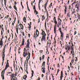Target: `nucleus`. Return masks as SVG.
Returning <instances> with one entry per match:
<instances>
[{
	"instance_id": "nucleus-29",
	"label": "nucleus",
	"mask_w": 80,
	"mask_h": 80,
	"mask_svg": "<svg viewBox=\"0 0 80 80\" xmlns=\"http://www.w3.org/2000/svg\"><path fill=\"white\" fill-rule=\"evenodd\" d=\"M48 4V2H47L44 5V6H47V4Z\"/></svg>"
},
{
	"instance_id": "nucleus-57",
	"label": "nucleus",
	"mask_w": 80,
	"mask_h": 80,
	"mask_svg": "<svg viewBox=\"0 0 80 80\" xmlns=\"http://www.w3.org/2000/svg\"><path fill=\"white\" fill-rule=\"evenodd\" d=\"M40 60L41 61L42 60V57H40Z\"/></svg>"
},
{
	"instance_id": "nucleus-30",
	"label": "nucleus",
	"mask_w": 80,
	"mask_h": 80,
	"mask_svg": "<svg viewBox=\"0 0 80 80\" xmlns=\"http://www.w3.org/2000/svg\"><path fill=\"white\" fill-rule=\"evenodd\" d=\"M33 8H34V10L35 11H36V9H35V5L34 6H33Z\"/></svg>"
},
{
	"instance_id": "nucleus-1",
	"label": "nucleus",
	"mask_w": 80,
	"mask_h": 80,
	"mask_svg": "<svg viewBox=\"0 0 80 80\" xmlns=\"http://www.w3.org/2000/svg\"><path fill=\"white\" fill-rule=\"evenodd\" d=\"M42 35H43L42 38L41 39V41L42 42L43 40H44L45 42L46 41L45 37L46 36V34L45 33V32L42 30Z\"/></svg>"
},
{
	"instance_id": "nucleus-33",
	"label": "nucleus",
	"mask_w": 80,
	"mask_h": 80,
	"mask_svg": "<svg viewBox=\"0 0 80 80\" xmlns=\"http://www.w3.org/2000/svg\"><path fill=\"white\" fill-rule=\"evenodd\" d=\"M61 76H63V72L62 71L61 72Z\"/></svg>"
},
{
	"instance_id": "nucleus-24",
	"label": "nucleus",
	"mask_w": 80,
	"mask_h": 80,
	"mask_svg": "<svg viewBox=\"0 0 80 80\" xmlns=\"http://www.w3.org/2000/svg\"><path fill=\"white\" fill-rule=\"evenodd\" d=\"M27 7H28V10H29V7H28V1H27Z\"/></svg>"
},
{
	"instance_id": "nucleus-42",
	"label": "nucleus",
	"mask_w": 80,
	"mask_h": 80,
	"mask_svg": "<svg viewBox=\"0 0 80 80\" xmlns=\"http://www.w3.org/2000/svg\"><path fill=\"white\" fill-rule=\"evenodd\" d=\"M55 18H56L55 17L54 18V19H53L54 21H56V19Z\"/></svg>"
},
{
	"instance_id": "nucleus-49",
	"label": "nucleus",
	"mask_w": 80,
	"mask_h": 80,
	"mask_svg": "<svg viewBox=\"0 0 80 80\" xmlns=\"http://www.w3.org/2000/svg\"><path fill=\"white\" fill-rule=\"evenodd\" d=\"M76 34H77V31H75L74 32V35H76Z\"/></svg>"
},
{
	"instance_id": "nucleus-7",
	"label": "nucleus",
	"mask_w": 80,
	"mask_h": 80,
	"mask_svg": "<svg viewBox=\"0 0 80 80\" xmlns=\"http://www.w3.org/2000/svg\"><path fill=\"white\" fill-rule=\"evenodd\" d=\"M30 43L29 42H28L26 46H25V48H30Z\"/></svg>"
},
{
	"instance_id": "nucleus-35",
	"label": "nucleus",
	"mask_w": 80,
	"mask_h": 80,
	"mask_svg": "<svg viewBox=\"0 0 80 80\" xmlns=\"http://www.w3.org/2000/svg\"><path fill=\"white\" fill-rule=\"evenodd\" d=\"M52 5V3H51L50 5L49 6V8H51V6Z\"/></svg>"
},
{
	"instance_id": "nucleus-50",
	"label": "nucleus",
	"mask_w": 80,
	"mask_h": 80,
	"mask_svg": "<svg viewBox=\"0 0 80 80\" xmlns=\"http://www.w3.org/2000/svg\"><path fill=\"white\" fill-rule=\"evenodd\" d=\"M75 3H76V2H73V3H72V5H73L74 4H75Z\"/></svg>"
},
{
	"instance_id": "nucleus-37",
	"label": "nucleus",
	"mask_w": 80,
	"mask_h": 80,
	"mask_svg": "<svg viewBox=\"0 0 80 80\" xmlns=\"http://www.w3.org/2000/svg\"><path fill=\"white\" fill-rule=\"evenodd\" d=\"M46 7H47V6H44V8L45 9V10H46V11H47V9L46 8Z\"/></svg>"
},
{
	"instance_id": "nucleus-56",
	"label": "nucleus",
	"mask_w": 80,
	"mask_h": 80,
	"mask_svg": "<svg viewBox=\"0 0 80 80\" xmlns=\"http://www.w3.org/2000/svg\"><path fill=\"white\" fill-rule=\"evenodd\" d=\"M39 10H40L41 9H40V6H39Z\"/></svg>"
},
{
	"instance_id": "nucleus-4",
	"label": "nucleus",
	"mask_w": 80,
	"mask_h": 80,
	"mask_svg": "<svg viewBox=\"0 0 80 80\" xmlns=\"http://www.w3.org/2000/svg\"><path fill=\"white\" fill-rule=\"evenodd\" d=\"M27 55H28V53L25 52H24L23 54V56L24 57H26V56H27Z\"/></svg>"
},
{
	"instance_id": "nucleus-23",
	"label": "nucleus",
	"mask_w": 80,
	"mask_h": 80,
	"mask_svg": "<svg viewBox=\"0 0 80 80\" xmlns=\"http://www.w3.org/2000/svg\"><path fill=\"white\" fill-rule=\"evenodd\" d=\"M71 62L73 63V62H74V59H73V58H72V61H71Z\"/></svg>"
},
{
	"instance_id": "nucleus-28",
	"label": "nucleus",
	"mask_w": 80,
	"mask_h": 80,
	"mask_svg": "<svg viewBox=\"0 0 80 80\" xmlns=\"http://www.w3.org/2000/svg\"><path fill=\"white\" fill-rule=\"evenodd\" d=\"M28 28H29V30H31V26L29 25V26Z\"/></svg>"
},
{
	"instance_id": "nucleus-31",
	"label": "nucleus",
	"mask_w": 80,
	"mask_h": 80,
	"mask_svg": "<svg viewBox=\"0 0 80 80\" xmlns=\"http://www.w3.org/2000/svg\"><path fill=\"white\" fill-rule=\"evenodd\" d=\"M15 78V76H11V78Z\"/></svg>"
},
{
	"instance_id": "nucleus-22",
	"label": "nucleus",
	"mask_w": 80,
	"mask_h": 80,
	"mask_svg": "<svg viewBox=\"0 0 80 80\" xmlns=\"http://www.w3.org/2000/svg\"><path fill=\"white\" fill-rule=\"evenodd\" d=\"M3 45V41H1L0 43V45Z\"/></svg>"
},
{
	"instance_id": "nucleus-47",
	"label": "nucleus",
	"mask_w": 80,
	"mask_h": 80,
	"mask_svg": "<svg viewBox=\"0 0 80 80\" xmlns=\"http://www.w3.org/2000/svg\"><path fill=\"white\" fill-rule=\"evenodd\" d=\"M27 43H28V42H29V43H30V42H29V39H28V40H27Z\"/></svg>"
},
{
	"instance_id": "nucleus-15",
	"label": "nucleus",
	"mask_w": 80,
	"mask_h": 80,
	"mask_svg": "<svg viewBox=\"0 0 80 80\" xmlns=\"http://www.w3.org/2000/svg\"><path fill=\"white\" fill-rule=\"evenodd\" d=\"M45 61L43 62L42 63V67H44V66H45Z\"/></svg>"
},
{
	"instance_id": "nucleus-5",
	"label": "nucleus",
	"mask_w": 80,
	"mask_h": 80,
	"mask_svg": "<svg viewBox=\"0 0 80 80\" xmlns=\"http://www.w3.org/2000/svg\"><path fill=\"white\" fill-rule=\"evenodd\" d=\"M4 58H5V54H2L3 60H2V66H3V62H4V60H5Z\"/></svg>"
},
{
	"instance_id": "nucleus-51",
	"label": "nucleus",
	"mask_w": 80,
	"mask_h": 80,
	"mask_svg": "<svg viewBox=\"0 0 80 80\" xmlns=\"http://www.w3.org/2000/svg\"><path fill=\"white\" fill-rule=\"evenodd\" d=\"M78 18L79 19H80V16H78Z\"/></svg>"
},
{
	"instance_id": "nucleus-53",
	"label": "nucleus",
	"mask_w": 80,
	"mask_h": 80,
	"mask_svg": "<svg viewBox=\"0 0 80 80\" xmlns=\"http://www.w3.org/2000/svg\"><path fill=\"white\" fill-rule=\"evenodd\" d=\"M28 36L29 37H30V34H28Z\"/></svg>"
},
{
	"instance_id": "nucleus-46",
	"label": "nucleus",
	"mask_w": 80,
	"mask_h": 80,
	"mask_svg": "<svg viewBox=\"0 0 80 80\" xmlns=\"http://www.w3.org/2000/svg\"><path fill=\"white\" fill-rule=\"evenodd\" d=\"M42 52H43V50H41L40 51V53H42Z\"/></svg>"
},
{
	"instance_id": "nucleus-6",
	"label": "nucleus",
	"mask_w": 80,
	"mask_h": 80,
	"mask_svg": "<svg viewBox=\"0 0 80 80\" xmlns=\"http://www.w3.org/2000/svg\"><path fill=\"white\" fill-rule=\"evenodd\" d=\"M45 67L44 66L43 68H42V71L43 73H45Z\"/></svg>"
},
{
	"instance_id": "nucleus-60",
	"label": "nucleus",
	"mask_w": 80,
	"mask_h": 80,
	"mask_svg": "<svg viewBox=\"0 0 80 80\" xmlns=\"http://www.w3.org/2000/svg\"><path fill=\"white\" fill-rule=\"evenodd\" d=\"M5 6L6 7V2H4Z\"/></svg>"
},
{
	"instance_id": "nucleus-55",
	"label": "nucleus",
	"mask_w": 80,
	"mask_h": 80,
	"mask_svg": "<svg viewBox=\"0 0 80 80\" xmlns=\"http://www.w3.org/2000/svg\"><path fill=\"white\" fill-rule=\"evenodd\" d=\"M14 4H15V5H17V2H14Z\"/></svg>"
},
{
	"instance_id": "nucleus-36",
	"label": "nucleus",
	"mask_w": 80,
	"mask_h": 80,
	"mask_svg": "<svg viewBox=\"0 0 80 80\" xmlns=\"http://www.w3.org/2000/svg\"><path fill=\"white\" fill-rule=\"evenodd\" d=\"M72 47L71 48H72H72H73V46H74V45H73V43H72Z\"/></svg>"
},
{
	"instance_id": "nucleus-9",
	"label": "nucleus",
	"mask_w": 80,
	"mask_h": 80,
	"mask_svg": "<svg viewBox=\"0 0 80 80\" xmlns=\"http://www.w3.org/2000/svg\"><path fill=\"white\" fill-rule=\"evenodd\" d=\"M20 27L21 28V29H22V30H23V25H22V24H20Z\"/></svg>"
},
{
	"instance_id": "nucleus-48",
	"label": "nucleus",
	"mask_w": 80,
	"mask_h": 80,
	"mask_svg": "<svg viewBox=\"0 0 80 80\" xmlns=\"http://www.w3.org/2000/svg\"><path fill=\"white\" fill-rule=\"evenodd\" d=\"M68 69H69V71L70 70V67L68 66Z\"/></svg>"
},
{
	"instance_id": "nucleus-3",
	"label": "nucleus",
	"mask_w": 80,
	"mask_h": 80,
	"mask_svg": "<svg viewBox=\"0 0 80 80\" xmlns=\"http://www.w3.org/2000/svg\"><path fill=\"white\" fill-rule=\"evenodd\" d=\"M36 35H37L36 37L35 38V39L37 38V37H38V35H39V31H38V30L37 29L36 31Z\"/></svg>"
},
{
	"instance_id": "nucleus-26",
	"label": "nucleus",
	"mask_w": 80,
	"mask_h": 80,
	"mask_svg": "<svg viewBox=\"0 0 80 80\" xmlns=\"http://www.w3.org/2000/svg\"><path fill=\"white\" fill-rule=\"evenodd\" d=\"M62 24H61V22H58V25H61Z\"/></svg>"
},
{
	"instance_id": "nucleus-13",
	"label": "nucleus",
	"mask_w": 80,
	"mask_h": 80,
	"mask_svg": "<svg viewBox=\"0 0 80 80\" xmlns=\"http://www.w3.org/2000/svg\"><path fill=\"white\" fill-rule=\"evenodd\" d=\"M26 78H27V76L26 75H24V76L23 77V79H24V80H26Z\"/></svg>"
},
{
	"instance_id": "nucleus-32",
	"label": "nucleus",
	"mask_w": 80,
	"mask_h": 80,
	"mask_svg": "<svg viewBox=\"0 0 80 80\" xmlns=\"http://www.w3.org/2000/svg\"><path fill=\"white\" fill-rule=\"evenodd\" d=\"M28 55L29 57V58H30V53L29 52H28Z\"/></svg>"
},
{
	"instance_id": "nucleus-58",
	"label": "nucleus",
	"mask_w": 80,
	"mask_h": 80,
	"mask_svg": "<svg viewBox=\"0 0 80 80\" xmlns=\"http://www.w3.org/2000/svg\"><path fill=\"white\" fill-rule=\"evenodd\" d=\"M58 67H60V65H59V64H58Z\"/></svg>"
},
{
	"instance_id": "nucleus-16",
	"label": "nucleus",
	"mask_w": 80,
	"mask_h": 80,
	"mask_svg": "<svg viewBox=\"0 0 80 80\" xmlns=\"http://www.w3.org/2000/svg\"><path fill=\"white\" fill-rule=\"evenodd\" d=\"M61 37H62V38H63V32H61Z\"/></svg>"
},
{
	"instance_id": "nucleus-45",
	"label": "nucleus",
	"mask_w": 80,
	"mask_h": 80,
	"mask_svg": "<svg viewBox=\"0 0 80 80\" xmlns=\"http://www.w3.org/2000/svg\"><path fill=\"white\" fill-rule=\"evenodd\" d=\"M67 48H67V45L66 46V48H65V49L66 50H67Z\"/></svg>"
},
{
	"instance_id": "nucleus-38",
	"label": "nucleus",
	"mask_w": 80,
	"mask_h": 80,
	"mask_svg": "<svg viewBox=\"0 0 80 80\" xmlns=\"http://www.w3.org/2000/svg\"><path fill=\"white\" fill-rule=\"evenodd\" d=\"M26 58H28V59H30V56H27V57Z\"/></svg>"
},
{
	"instance_id": "nucleus-12",
	"label": "nucleus",
	"mask_w": 80,
	"mask_h": 80,
	"mask_svg": "<svg viewBox=\"0 0 80 80\" xmlns=\"http://www.w3.org/2000/svg\"><path fill=\"white\" fill-rule=\"evenodd\" d=\"M32 76L31 77V78H32V77H33V74H34V72L32 70Z\"/></svg>"
},
{
	"instance_id": "nucleus-21",
	"label": "nucleus",
	"mask_w": 80,
	"mask_h": 80,
	"mask_svg": "<svg viewBox=\"0 0 80 80\" xmlns=\"http://www.w3.org/2000/svg\"><path fill=\"white\" fill-rule=\"evenodd\" d=\"M34 13H36L35 15H37V14H38V12L37 11V10L34 11Z\"/></svg>"
},
{
	"instance_id": "nucleus-8",
	"label": "nucleus",
	"mask_w": 80,
	"mask_h": 80,
	"mask_svg": "<svg viewBox=\"0 0 80 80\" xmlns=\"http://www.w3.org/2000/svg\"><path fill=\"white\" fill-rule=\"evenodd\" d=\"M71 54H72V53H74V51L73 50L74 49H73V48L71 47Z\"/></svg>"
},
{
	"instance_id": "nucleus-11",
	"label": "nucleus",
	"mask_w": 80,
	"mask_h": 80,
	"mask_svg": "<svg viewBox=\"0 0 80 80\" xmlns=\"http://www.w3.org/2000/svg\"><path fill=\"white\" fill-rule=\"evenodd\" d=\"M67 48H68V51H70V49L71 48L70 47L69 45H68L67 46Z\"/></svg>"
},
{
	"instance_id": "nucleus-17",
	"label": "nucleus",
	"mask_w": 80,
	"mask_h": 80,
	"mask_svg": "<svg viewBox=\"0 0 80 80\" xmlns=\"http://www.w3.org/2000/svg\"><path fill=\"white\" fill-rule=\"evenodd\" d=\"M23 20H24V21L25 22H26V21H27V19H26V18H25V17H24V18H23Z\"/></svg>"
},
{
	"instance_id": "nucleus-14",
	"label": "nucleus",
	"mask_w": 80,
	"mask_h": 80,
	"mask_svg": "<svg viewBox=\"0 0 80 80\" xmlns=\"http://www.w3.org/2000/svg\"><path fill=\"white\" fill-rule=\"evenodd\" d=\"M6 47V45H5V46L4 47L3 49V52H2V55H3V54H5L4 53V52H3V51H5V47Z\"/></svg>"
},
{
	"instance_id": "nucleus-10",
	"label": "nucleus",
	"mask_w": 80,
	"mask_h": 80,
	"mask_svg": "<svg viewBox=\"0 0 80 80\" xmlns=\"http://www.w3.org/2000/svg\"><path fill=\"white\" fill-rule=\"evenodd\" d=\"M24 43H25V39H23L22 44V45H24Z\"/></svg>"
},
{
	"instance_id": "nucleus-27",
	"label": "nucleus",
	"mask_w": 80,
	"mask_h": 80,
	"mask_svg": "<svg viewBox=\"0 0 80 80\" xmlns=\"http://www.w3.org/2000/svg\"><path fill=\"white\" fill-rule=\"evenodd\" d=\"M44 58H45V55H43L42 57V58L43 60V59H44Z\"/></svg>"
},
{
	"instance_id": "nucleus-2",
	"label": "nucleus",
	"mask_w": 80,
	"mask_h": 80,
	"mask_svg": "<svg viewBox=\"0 0 80 80\" xmlns=\"http://www.w3.org/2000/svg\"><path fill=\"white\" fill-rule=\"evenodd\" d=\"M8 67V66H6V68H5L4 70H3L2 72V75L1 77L2 78L3 80H4V74H5V71L7 69V68Z\"/></svg>"
},
{
	"instance_id": "nucleus-20",
	"label": "nucleus",
	"mask_w": 80,
	"mask_h": 80,
	"mask_svg": "<svg viewBox=\"0 0 80 80\" xmlns=\"http://www.w3.org/2000/svg\"><path fill=\"white\" fill-rule=\"evenodd\" d=\"M10 76H11V77H13V76H14V75H15V76H17V75L16 74H12L11 75H10Z\"/></svg>"
},
{
	"instance_id": "nucleus-61",
	"label": "nucleus",
	"mask_w": 80,
	"mask_h": 80,
	"mask_svg": "<svg viewBox=\"0 0 80 80\" xmlns=\"http://www.w3.org/2000/svg\"><path fill=\"white\" fill-rule=\"evenodd\" d=\"M20 68H21V69L23 71V68H22V67H21Z\"/></svg>"
},
{
	"instance_id": "nucleus-63",
	"label": "nucleus",
	"mask_w": 80,
	"mask_h": 80,
	"mask_svg": "<svg viewBox=\"0 0 80 80\" xmlns=\"http://www.w3.org/2000/svg\"><path fill=\"white\" fill-rule=\"evenodd\" d=\"M43 76H44L43 74H42V77H43Z\"/></svg>"
},
{
	"instance_id": "nucleus-18",
	"label": "nucleus",
	"mask_w": 80,
	"mask_h": 80,
	"mask_svg": "<svg viewBox=\"0 0 80 80\" xmlns=\"http://www.w3.org/2000/svg\"><path fill=\"white\" fill-rule=\"evenodd\" d=\"M18 27L16 28V32L18 34Z\"/></svg>"
},
{
	"instance_id": "nucleus-64",
	"label": "nucleus",
	"mask_w": 80,
	"mask_h": 80,
	"mask_svg": "<svg viewBox=\"0 0 80 80\" xmlns=\"http://www.w3.org/2000/svg\"><path fill=\"white\" fill-rule=\"evenodd\" d=\"M40 80V78H38V80Z\"/></svg>"
},
{
	"instance_id": "nucleus-25",
	"label": "nucleus",
	"mask_w": 80,
	"mask_h": 80,
	"mask_svg": "<svg viewBox=\"0 0 80 80\" xmlns=\"http://www.w3.org/2000/svg\"><path fill=\"white\" fill-rule=\"evenodd\" d=\"M9 64L8 63V62H7L6 64V67H9Z\"/></svg>"
},
{
	"instance_id": "nucleus-40",
	"label": "nucleus",
	"mask_w": 80,
	"mask_h": 80,
	"mask_svg": "<svg viewBox=\"0 0 80 80\" xmlns=\"http://www.w3.org/2000/svg\"><path fill=\"white\" fill-rule=\"evenodd\" d=\"M26 50H27V49H26V48H24V50H23L24 52H25V51H26Z\"/></svg>"
},
{
	"instance_id": "nucleus-19",
	"label": "nucleus",
	"mask_w": 80,
	"mask_h": 80,
	"mask_svg": "<svg viewBox=\"0 0 80 80\" xmlns=\"http://www.w3.org/2000/svg\"><path fill=\"white\" fill-rule=\"evenodd\" d=\"M14 8L15 9V10H16L17 11V7H16V6H14Z\"/></svg>"
},
{
	"instance_id": "nucleus-59",
	"label": "nucleus",
	"mask_w": 80,
	"mask_h": 80,
	"mask_svg": "<svg viewBox=\"0 0 80 80\" xmlns=\"http://www.w3.org/2000/svg\"><path fill=\"white\" fill-rule=\"evenodd\" d=\"M29 60V59H27L26 58V60H27V62H28V61Z\"/></svg>"
},
{
	"instance_id": "nucleus-44",
	"label": "nucleus",
	"mask_w": 80,
	"mask_h": 80,
	"mask_svg": "<svg viewBox=\"0 0 80 80\" xmlns=\"http://www.w3.org/2000/svg\"><path fill=\"white\" fill-rule=\"evenodd\" d=\"M70 12H69L68 13V14H67V16H68V15H70Z\"/></svg>"
},
{
	"instance_id": "nucleus-43",
	"label": "nucleus",
	"mask_w": 80,
	"mask_h": 80,
	"mask_svg": "<svg viewBox=\"0 0 80 80\" xmlns=\"http://www.w3.org/2000/svg\"><path fill=\"white\" fill-rule=\"evenodd\" d=\"M9 17V15H8L6 17V18H8Z\"/></svg>"
},
{
	"instance_id": "nucleus-34",
	"label": "nucleus",
	"mask_w": 80,
	"mask_h": 80,
	"mask_svg": "<svg viewBox=\"0 0 80 80\" xmlns=\"http://www.w3.org/2000/svg\"><path fill=\"white\" fill-rule=\"evenodd\" d=\"M63 76H61L60 78L61 80H62V78H63Z\"/></svg>"
},
{
	"instance_id": "nucleus-54",
	"label": "nucleus",
	"mask_w": 80,
	"mask_h": 80,
	"mask_svg": "<svg viewBox=\"0 0 80 80\" xmlns=\"http://www.w3.org/2000/svg\"><path fill=\"white\" fill-rule=\"evenodd\" d=\"M77 60H78V59H76L75 60V62H77Z\"/></svg>"
},
{
	"instance_id": "nucleus-39",
	"label": "nucleus",
	"mask_w": 80,
	"mask_h": 80,
	"mask_svg": "<svg viewBox=\"0 0 80 80\" xmlns=\"http://www.w3.org/2000/svg\"><path fill=\"white\" fill-rule=\"evenodd\" d=\"M54 22L56 24H57V21H55Z\"/></svg>"
},
{
	"instance_id": "nucleus-52",
	"label": "nucleus",
	"mask_w": 80,
	"mask_h": 80,
	"mask_svg": "<svg viewBox=\"0 0 80 80\" xmlns=\"http://www.w3.org/2000/svg\"><path fill=\"white\" fill-rule=\"evenodd\" d=\"M14 68H15V62L14 61Z\"/></svg>"
},
{
	"instance_id": "nucleus-41",
	"label": "nucleus",
	"mask_w": 80,
	"mask_h": 80,
	"mask_svg": "<svg viewBox=\"0 0 80 80\" xmlns=\"http://www.w3.org/2000/svg\"><path fill=\"white\" fill-rule=\"evenodd\" d=\"M36 37V35H35V33L34 32V38H35Z\"/></svg>"
},
{
	"instance_id": "nucleus-62",
	"label": "nucleus",
	"mask_w": 80,
	"mask_h": 80,
	"mask_svg": "<svg viewBox=\"0 0 80 80\" xmlns=\"http://www.w3.org/2000/svg\"><path fill=\"white\" fill-rule=\"evenodd\" d=\"M15 20H16V18H15L14 20V22H15Z\"/></svg>"
}]
</instances>
